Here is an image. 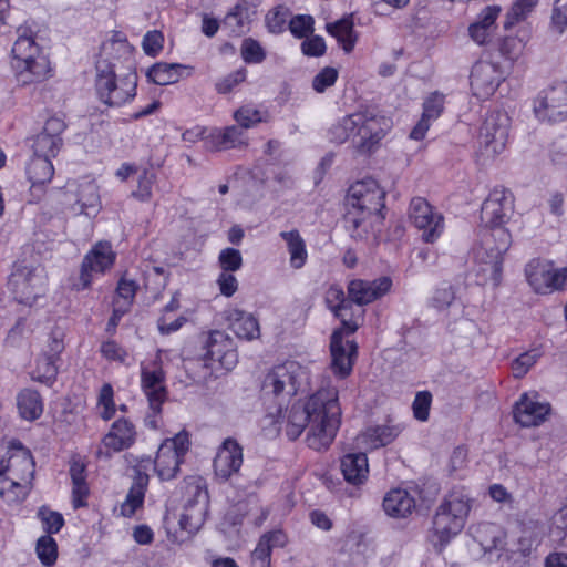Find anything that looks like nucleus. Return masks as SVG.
<instances>
[{
    "label": "nucleus",
    "mask_w": 567,
    "mask_h": 567,
    "mask_svg": "<svg viewBox=\"0 0 567 567\" xmlns=\"http://www.w3.org/2000/svg\"><path fill=\"white\" fill-rule=\"evenodd\" d=\"M137 82L135 49L125 33L113 31L95 61V96L106 107H123L136 97Z\"/></svg>",
    "instance_id": "obj_1"
},
{
    "label": "nucleus",
    "mask_w": 567,
    "mask_h": 567,
    "mask_svg": "<svg viewBox=\"0 0 567 567\" xmlns=\"http://www.w3.org/2000/svg\"><path fill=\"white\" fill-rule=\"evenodd\" d=\"M44 27L35 19H25L16 28V40L9 52V65L21 87L43 84L56 74V65L41 44Z\"/></svg>",
    "instance_id": "obj_2"
},
{
    "label": "nucleus",
    "mask_w": 567,
    "mask_h": 567,
    "mask_svg": "<svg viewBox=\"0 0 567 567\" xmlns=\"http://www.w3.org/2000/svg\"><path fill=\"white\" fill-rule=\"evenodd\" d=\"M385 197L386 193L372 177L357 181L349 186L344 198L347 210L343 223L352 239H375V225H382L385 219Z\"/></svg>",
    "instance_id": "obj_3"
},
{
    "label": "nucleus",
    "mask_w": 567,
    "mask_h": 567,
    "mask_svg": "<svg viewBox=\"0 0 567 567\" xmlns=\"http://www.w3.org/2000/svg\"><path fill=\"white\" fill-rule=\"evenodd\" d=\"M35 461L19 440L0 443V497L7 504H21L33 488Z\"/></svg>",
    "instance_id": "obj_4"
},
{
    "label": "nucleus",
    "mask_w": 567,
    "mask_h": 567,
    "mask_svg": "<svg viewBox=\"0 0 567 567\" xmlns=\"http://www.w3.org/2000/svg\"><path fill=\"white\" fill-rule=\"evenodd\" d=\"M514 207L515 197L512 190L502 185L493 187L481 206V223L488 231L484 235L483 244L496 258L495 271H501L503 256L512 244V235L506 224Z\"/></svg>",
    "instance_id": "obj_5"
},
{
    "label": "nucleus",
    "mask_w": 567,
    "mask_h": 567,
    "mask_svg": "<svg viewBox=\"0 0 567 567\" xmlns=\"http://www.w3.org/2000/svg\"><path fill=\"white\" fill-rule=\"evenodd\" d=\"M310 416L306 443L311 450L327 451L341 426L342 411L339 390L333 385L319 388L302 402Z\"/></svg>",
    "instance_id": "obj_6"
},
{
    "label": "nucleus",
    "mask_w": 567,
    "mask_h": 567,
    "mask_svg": "<svg viewBox=\"0 0 567 567\" xmlns=\"http://www.w3.org/2000/svg\"><path fill=\"white\" fill-rule=\"evenodd\" d=\"M392 122L389 117L369 110L358 111L344 116L330 131L331 141L341 144L350 140L359 154L374 153L385 138Z\"/></svg>",
    "instance_id": "obj_7"
},
{
    "label": "nucleus",
    "mask_w": 567,
    "mask_h": 567,
    "mask_svg": "<svg viewBox=\"0 0 567 567\" xmlns=\"http://www.w3.org/2000/svg\"><path fill=\"white\" fill-rule=\"evenodd\" d=\"M471 507V498L463 488H453L445 495L432 522V533L440 546H446L462 532Z\"/></svg>",
    "instance_id": "obj_8"
},
{
    "label": "nucleus",
    "mask_w": 567,
    "mask_h": 567,
    "mask_svg": "<svg viewBox=\"0 0 567 567\" xmlns=\"http://www.w3.org/2000/svg\"><path fill=\"white\" fill-rule=\"evenodd\" d=\"M65 350V331L54 326L49 333L40 350L34 358V364L30 371L31 380L52 386L59 374V364L61 362V355Z\"/></svg>",
    "instance_id": "obj_9"
},
{
    "label": "nucleus",
    "mask_w": 567,
    "mask_h": 567,
    "mask_svg": "<svg viewBox=\"0 0 567 567\" xmlns=\"http://www.w3.org/2000/svg\"><path fill=\"white\" fill-rule=\"evenodd\" d=\"M200 360L216 377L231 371L238 363L234 340L224 331H208L202 341Z\"/></svg>",
    "instance_id": "obj_10"
},
{
    "label": "nucleus",
    "mask_w": 567,
    "mask_h": 567,
    "mask_svg": "<svg viewBox=\"0 0 567 567\" xmlns=\"http://www.w3.org/2000/svg\"><path fill=\"white\" fill-rule=\"evenodd\" d=\"M116 258L110 240L94 243L81 261L79 277L71 285L72 290L90 289L96 278L105 276L114 267Z\"/></svg>",
    "instance_id": "obj_11"
},
{
    "label": "nucleus",
    "mask_w": 567,
    "mask_h": 567,
    "mask_svg": "<svg viewBox=\"0 0 567 567\" xmlns=\"http://www.w3.org/2000/svg\"><path fill=\"white\" fill-rule=\"evenodd\" d=\"M309 379L307 369L295 360H286L268 370L261 382L264 395H296Z\"/></svg>",
    "instance_id": "obj_12"
},
{
    "label": "nucleus",
    "mask_w": 567,
    "mask_h": 567,
    "mask_svg": "<svg viewBox=\"0 0 567 567\" xmlns=\"http://www.w3.org/2000/svg\"><path fill=\"white\" fill-rule=\"evenodd\" d=\"M509 136V117L499 111L485 117L477 138L476 162L485 164L495 159L506 147Z\"/></svg>",
    "instance_id": "obj_13"
},
{
    "label": "nucleus",
    "mask_w": 567,
    "mask_h": 567,
    "mask_svg": "<svg viewBox=\"0 0 567 567\" xmlns=\"http://www.w3.org/2000/svg\"><path fill=\"white\" fill-rule=\"evenodd\" d=\"M189 449V435L186 431L178 432L174 437L166 439L158 447L155 458L141 460L138 467L146 468L153 464L161 481L173 480Z\"/></svg>",
    "instance_id": "obj_14"
},
{
    "label": "nucleus",
    "mask_w": 567,
    "mask_h": 567,
    "mask_svg": "<svg viewBox=\"0 0 567 567\" xmlns=\"http://www.w3.org/2000/svg\"><path fill=\"white\" fill-rule=\"evenodd\" d=\"M7 285L18 303L32 306L44 296L48 282L47 277L39 274L35 267L16 261Z\"/></svg>",
    "instance_id": "obj_15"
},
{
    "label": "nucleus",
    "mask_w": 567,
    "mask_h": 567,
    "mask_svg": "<svg viewBox=\"0 0 567 567\" xmlns=\"http://www.w3.org/2000/svg\"><path fill=\"white\" fill-rule=\"evenodd\" d=\"M524 271L527 284L536 295L549 296L567 288V266L557 268L551 260L533 258Z\"/></svg>",
    "instance_id": "obj_16"
},
{
    "label": "nucleus",
    "mask_w": 567,
    "mask_h": 567,
    "mask_svg": "<svg viewBox=\"0 0 567 567\" xmlns=\"http://www.w3.org/2000/svg\"><path fill=\"white\" fill-rule=\"evenodd\" d=\"M410 223L421 231V238L426 244L436 243L445 230V219L424 197H413L409 204Z\"/></svg>",
    "instance_id": "obj_17"
},
{
    "label": "nucleus",
    "mask_w": 567,
    "mask_h": 567,
    "mask_svg": "<svg viewBox=\"0 0 567 567\" xmlns=\"http://www.w3.org/2000/svg\"><path fill=\"white\" fill-rule=\"evenodd\" d=\"M537 120L560 123L567 120V81H556L538 92L533 101Z\"/></svg>",
    "instance_id": "obj_18"
},
{
    "label": "nucleus",
    "mask_w": 567,
    "mask_h": 567,
    "mask_svg": "<svg viewBox=\"0 0 567 567\" xmlns=\"http://www.w3.org/2000/svg\"><path fill=\"white\" fill-rule=\"evenodd\" d=\"M324 302L333 316L340 320V327L348 333H355L364 320V309L354 307L343 288L332 284L324 292Z\"/></svg>",
    "instance_id": "obj_19"
},
{
    "label": "nucleus",
    "mask_w": 567,
    "mask_h": 567,
    "mask_svg": "<svg viewBox=\"0 0 567 567\" xmlns=\"http://www.w3.org/2000/svg\"><path fill=\"white\" fill-rule=\"evenodd\" d=\"M504 80V72L497 63L480 60L473 64L471 70V92L478 101H487L495 94Z\"/></svg>",
    "instance_id": "obj_20"
},
{
    "label": "nucleus",
    "mask_w": 567,
    "mask_h": 567,
    "mask_svg": "<svg viewBox=\"0 0 567 567\" xmlns=\"http://www.w3.org/2000/svg\"><path fill=\"white\" fill-rule=\"evenodd\" d=\"M343 329H334L330 339L331 371L340 380L347 379L353 370L358 359V343L354 340L343 341L349 336Z\"/></svg>",
    "instance_id": "obj_21"
},
{
    "label": "nucleus",
    "mask_w": 567,
    "mask_h": 567,
    "mask_svg": "<svg viewBox=\"0 0 567 567\" xmlns=\"http://www.w3.org/2000/svg\"><path fill=\"white\" fill-rule=\"evenodd\" d=\"M550 414V403L540 401L536 391L522 393L513 406V419L522 427L539 426Z\"/></svg>",
    "instance_id": "obj_22"
},
{
    "label": "nucleus",
    "mask_w": 567,
    "mask_h": 567,
    "mask_svg": "<svg viewBox=\"0 0 567 567\" xmlns=\"http://www.w3.org/2000/svg\"><path fill=\"white\" fill-rule=\"evenodd\" d=\"M185 496H187V499L179 520L184 528H186L185 524L188 519L196 517L197 523H200L207 511L208 491L205 480L202 476L187 477L185 480Z\"/></svg>",
    "instance_id": "obj_23"
},
{
    "label": "nucleus",
    "mask_w": 567,
    "mask_h": 567,
    "mask_svg": "<svg viewBox=\"0 0 567 567\" xmlns=\"http://www.w3.org/2000/svg\"><path fill=\"white\" fill-rule=\"evenodd\" d=\"M392 288V279L382 276L373 280L352 279L348 282V296L354 307L362 308L381 299Z\"/></svg>",
    "instance_id": "obj_24"
},
{
    "label": "nucleus",
    "mask_w": 567,
    "mask_h": 567,
    "mask_svg": "<svg viewBox=\"0 0 567 567\" xmlns=\"http://www.w3.org/2000/svg\"><path fill=\"white\" fill-rule=\"evenodd\" d=\"M137 427L132 420L121 416L113 421L109 431L101 440L107 456L130 450L137 441Z\"/></svg>",
    "instance_id": "obj_25"
},
{
    "label": "nucleus",
    "mask_w": 567,
    "mask_h": 567,
    "mask_svg": "<svg viewBox=\"0 0 567 567\" xmlns=\"http://www.w3.org/2000/svg\"><path fill=\"white\" fill-rule=\"evenodd\" d=\"M165 382L166 372L159 354L148 362L141 363V388L147 401L158 403L159 399H167Z\"/></svg>",
    "instance_id": "obj_26"
},
{
    "label": "nucleus",
    "mask_w": 567,
    "mask_h": 567,
    "mask_svg": "<svg viewBox=\"0 0 567 567\" xmlns=\"http://www.w3.org/2000/svg\"><path fill=\"white\" fill-rule=\"evenodd\" d=\"M244 454L243 447L233 437L224 440L214 458L213 467L215 475L223 480H229L237 474L243 466Z\"/></svg>",
    "instance_id": "obj_27"
},
{
    "label": "nucleus",
    "mask_w": 567,
    "mask_h": 567,
    "mask_svg": "<svg viewBox=\"0 0 567 567\" xmlns=\"http://www.w3.org/2000/svg\"><path fill=\"white\" fill-rule=\"evenodd\" d=\"M257 0H238L223 19L224 27L230 35L240 37L250 30L257 14Z\"/></svg>",
    "instance_id": "obj_28"
},
{
    "label": "nucleus",
    "mask_w": 567,
    "mask_h": 567,
    "mask_svg": "<svg viewBox=\"0 0 567 567\" xmlns=\"http://www.w3.org/2000/svg\"><path fill=\"white\" fill-rule=\"evenodd\" d=\"M69 473L72 483L71 503L73 509L87 507L90 486L86 481V463L79 454L71 456Z\"/></svg>",
    "instance_id": "obj_29"
},
{
    "label": "nucleus",
    "mask_w": 567,
    "mask_h": 567,
    "mask_svg": "<svg viewBox=\"0 0 567 567\" xmlns=\"http://www.w3.org/2000/svg\"><path fill=\"white\" fill-rule=\"evenodd\" d=\"M247 145V136L237 125L213 127L206 138V151L213 153L246 147Z\"/></svg>",
    "instance_id": "obj_30"
},
{
    "label": "nucleus",
    "mask_w": 567,
    "mask_h": 567,
    "mask_svg": "<svg viewBox=\"0 0 567 567\" xmlns=\"http://www.w3.org/2000/svg\"><path fill=\"white\" fill-rule=\"evenodd\" d=\"M225 319L238 339L251 341L260 337L259 321L254 315L238 308H229L225 311Z\"/></svg>",
    "instance_id": "obj_31"
},
{
    "label": "nucleus",
    "mask_w": 567,
    "mask_h": 567,
    "mask_svg": "<svg viewBox=\"0 0 567 567\" xmlns=\"http://www.w3.org/2000/svg\"><path fill=\"white\" fill-rule=\"evenodd\" d=\"M382 507L393 518H406L416 508L415 497L401 487L390 489L383 497Z\"/></svg>",
    "instance_id": "obj_32"
},
{
    "label": "nucleus",
    "mask_w": 567,
    "mask_h": 567,
    "mask_svg": "<svg viewBox=\"0 0 567 567\" xmlns=\"http://www.w3.org/2000/svg\"><path fill=\"white\" fill-rule=\"evenodd\" d=\"M150 476L136 470L132 485L126 494L125 499L120 506L121 515L126 518L133 517L136 512L144 506L145 494L148 487Z\"/></svg>",
    "instance_id": "obj_33"
},
{
    "label": "nucleus",
    "mask_w": 567,
    "mask_h": 567,
    "mask_svg": "<svg viewBox=\"0 0 567 567\" xmlns=\"http://www.w3.org/2000/svg\"><path fill=\"white\" fill-rule=\"evenodd\" d=\"M194 68L181 63L157 62L153 64L146 75L150 82L156 85H168L189 76Z\"/></svg>",
    "instance_id": "obj_34"
},
{
    "label": "nucleus",
    "mask_w": 567,
    "mask_h": 567,
    "mask_svg": "<svg viewBox=\"0 0 567 567\" xmlns=\"http://www.w3.org/2000/svg\"><path fill=\"white\" fill-rule=\"evenodd\" d=\"M341 472L344 480L355 486L367 482L369 476V461L363 452L347 453L341 457Z\"/></svg>",
    "instance_id": "obj_35"
},
{
    "label": "nucleus",
    "mask_w": 567,
    "mask_h": 567,
    "mask_svg": "<svg viewBox=\"0 0 567 567\" xmlns=\"http://www.w3.org/2000/svg\"><path fill=\"white\" fill-rule=\"evenodd\" d=\"M326 30L334 38L346 53H351L358 42V33L354 30L353 16L348 14L341 19L327 23Z\"/></svg>",
    "instance_id": "obj_36"
},
{
    "label": "nucleus",
    "mask_w": 567,
    "mask_h": 567,
    "mask_svg": "<svg viewBox=\"0 0 567 567\" xmlns=\"http://www.w3.org/2000/svg\"><path fill=\"white\" fill-rule=\"evenodd\" d=\"M401 433L398 425H374L367 427L359 436L360 442L370 450L391 444Z\"/></svg>",
    "instance_id": "obj_37"
},
{
    "label": "nucleus",
    "mask_w": 567,
    "mask_h": 567,
    "mask_svg": "<svg viewBox=\"0 0 567 567\" xmlns=\"http://www.w3.org/2000/svg\"><path fill=\"white\" fill-rule=\"evenodd\" d=\"M17 409L21 419L35 421L41 417L44 404L41 394L30 388H24L17 394Z\"/></svg>",
    "instance_id": "obj_38"
},
{
    "label": "nucleus",
    "mask_w": 567,
    "mask_h": 567,
    "mask_svg": "<svg viewBox=\"0 0 567 567\" xmlns=\"http://www.w3.org/2000/svg\"><path fill=\"white\" fill-rule=\"evenodd\" d=\"M25 172L32 187L49 184L54 176L52 158L32 155L27 164Z\"/></svg>",
    "instance_id": "obj_39"
},
{
    "label": "nucleus",
    "mask_w": 567,
    "mask_h": 567,
    "mask_svg": "<svg viewBox=\"0 0 567 567\" xmlns=\"http://www.w3.org/2000/svg\"><path fill=\"white\" fill-rule=\"evenodd\" d=\"M280 237L285 240L290 256V266L293 269L302 268L308 260V251L305 239L298 229L281 231Z\"/></svg>",
    "instance_id": "obj_40"
},
{
    "label": "nucleus",
    "mask_w": 567,
    "mask_h": 567,
    "mask_svg": "<svg viewBox=\"0 0 567 567\" xmlns=\"http://www.w3.org/2000/svg\"><path fill=\"white\" fill-rule=\"evenodd\" d=\"M308 425L310 426V416L303 404L301 402L292 404L288 411L285 425L286 436L290 441H296L300 437Z\"/></svg>",
    "instance_id": "obj_41"
},
{
    "label": "nucleus",
    "mask_w": 567,
    "mask_h": 567,
    "mask_svg": "<svg viewBox=\"0 0 567 567\" xmlns=\"http://www.w3.org/2000/svg\"><path fill=\"white\" fill-rule=\"evenodd\" d=\"M233 118L244 132V130L252 128L260 123L269 122L270 113L268 110L258 109L252 104H244L234 111Z\"/></svg>",
    "instance_id": "obj_42"
},
{
    "label": "nucleus",
    "mask_w": 567,
    "mask_h": 567,
    "mask_svg": "<svg viewBox=\"0 0 567 567\" xmlns=\"http://www.w3.org/2000/svg\"><path fill=\"white\" fill-rule=\"evenodd\" d=\"M138 288V284L134 279H128L126 276H122L117 281L114 295L112 297V305L131 311Z\"/></svg>",
    "instance_id": "obj_43"
},
{
    "label": "nucleus",
    "mask_w": 567,
    "mask_h": 567,
    "mask_svg": "<svg viewBox=\"0 0 567 567\" xmlns=\"http://www.w3.org/2000/svg\"><path fill=\"white\" fill-rule=\"evenodd\" d=\"M543 355V346L534 347L520 353L511 364L513 377L515 379L524 378Z\"/></svg>",
    "instance_id": "obj_44"
},
{
    "label": "nucleus",
    "mask_w": 567,
    "mask_h": 567,
    "mask_svg": "<svg viewBox=\"0 0 567 567\" xmlns=\"http://www.w3.org/2000/svg\"><path fill=\"white\" fill-rule=\"evenodd\" d=\"M539 0H516L506 13L504 29L508 30L525 21L535 10Z\"/></svg>",
    "instance_id": "obj_45"
},
{
    "label": "nucleus",
    "mask_w": 567,
    "mask_h": 567,
    "mask_svg": "<svg viewBox=\"0 0 567 567\" xmlns=\"http://www.w3.org/2000/svg\"><path fill=\"white\" fill-rule=\"evenodd\" d=\"M35 553L43 566H53L56 563L59 556V547L56 540L49 535L40 536L35 544Z\"/></svg>",
    "instance_id": "obj_46"
},
{
    "label": "nucleus",
    "mask_w": 567,
    "mask_h": 567,
    "mask_svg": "<svg viewBox=\"0 0 567 567\" xmlns=\"http://www.w3.org/2000/svg\"><path fill=\"white\" fill-rule=\"evenodd\" d=\"M96 406L99 409V416L103 421H110L115 416L117 406L114 400V389L111 383H104L97 394Z\"/></svg>",
    "instance_id": "obj_47"
},
{
    "label": "nucleus",
    "mask_w": 567,
    "mask_h": 567,
    "mask_svg": "<svg viewBox=\"0 0 567 567\" xmlns=\"http://www.w3.org/2000/svg\"><path fill=\"white\" fill-rule=\"evenodd\" d=\"M62 145L63 144L55 141L54 137L40 132L32 138L31 147L33 155L54 158L58 156Z\"/></svg>",
    "instance_id": "obj_48"
},
{
    "label": "nucleus",
    "mask_w": 567,
    "mask_h": 567,
    "mask_svg": "<svg viewBox=\"0 0 567 567\" xmlns=\"http://www.w3.org/2000/svg\"><path fill=\"white\" fill-rule=\"evenodd\" d=\"M289 13V9L282 4L270 9L265 17V24L268 32L272 34L284 33L288 25L287 21Z\"/></svg>",
    "instance_id": "obj_49"
},
{
    "label": "nucleus",
    "mask_w": 567,
    "mask_h": 567,
    "mask_svg": "<svg viewBox=\"0 0 567 567\" xmlns=\"http://www.w3.org/2000/svg\"><path fill=\"white\" fill-rule=\"evenodd\" d=\"M444 110L445 95L434 91L424 99L421 115L433 123L443 114Z\"/></svg>",
    "instance_id": "obj_50"
},
{
    "label": "nucleus",
    "mask_w": 567,
    "mask_h": 567,
    "mask_svg": "<svg viewBox=\"0 0 567 567\" xmlns=\"http://www.w3.org/2000/svg\"><path fill=\"white\" fill-rule=\"evenodd\" d=\"M240 55L247 64H259L266 60L267 53L258 40L249 37L241 42Z\"/></svg>",
    "instance_id": "obj_51"
},
{
    "label": "nucleus",
    "mask_w": 567,
    "mask_h": 567,
    "mask_svg": "<svg viewBox=\"0 0 567 567\" xmlns=\"http://www.w3.org/2000/svg\"><path fill=\"white\" fill-rule=\"evenodd\" d=\"M217 264L220 271L236 272L244 265L241 252L233 247H226L219 251Z\"/></svg>",
    "instance_id": "obj_52"
},
{
    "label": "nucleus",
    "mask_w": 567,
    "mask_h": 567,
    "mask_svg": "<svg viewBox=\"0 0 567 567\" xmlns=\"http://www.w3.org/2000/svg\"><path fill=\"white\" fill-rule=\"evenodd\" d=\"M156 176L154 173L148 169H143V172L138 175L136 189L132 192V197L138 202L146 203L152 199L153 196V186L155 183Z\"/></svg>",
    "instance_id": "obj_53"
},
{
    "label": "nucleus",
    "mask_w": 567,
    "mask_h": 567,
    "mask_svg": "<svg viewBox=\"0 0 567 567\" xmlns=\"http://www.w3.org/2000/svg\"><path fill=\"white\" fill-rule=\"evenodd\" d=\"M433 396L427 390L416 392L412 402L413 417L419 422H427L432 406Z\"/></svg>",
    "instance_id": "obj_54"
},
{
    "label": "nucleus",
    "mask_w": 567,
    "mask_h": 567,
    "mask_svg": "<svg viewBox=\"0 0 567 567\" xmlns=\"http://www.w3.org/2000/svg\"><path fill=\"white\" fill-rule=\"evenodd\" d=\"M247 79V69L241 66L234 72L218 79L215 83V90L218 94H228L235 87L244 83Z\"/></svg>",
    "instance_id": "obj_55"
},
{
    "label": "nucleus",
    "mask_w": 567,
    "mask_h": 567,
    "mask_svg": "<svg viewBox=\"0 0 567 567\" xmlns=\"http://www.w3.org/2000/svg\"><path fill=\"white\" fill-rule=\"evenodd\" d=\"M288 28L296 39L308 38L315 30V19L310 14H297L290 19Z\"/></svg>",
    "instance_id": "obj_56"
},
{
    "label": "nucleus",
    "mask_w": 567,
    "mask_h": 567,
    "mask_svg": "<svg viewBox=\"0 0 567 567\" xmlns=\"http://www.w3.org/2000/svg\"><path fill=\"white\" fill-rule=\"evenodd\" d=\"M39 517L42 522V527L45 532V535L49 536L58 534L65 524L64 517L61 513L48 509L45 507L40 508Z\"/></svg>",
    "instance_id": "obj_57"
},
{
    "label": "nucleus",
    "mask_w": 567,
    "mask_h": 567,
    "mask_svg": "<svg viewBox=\"0 0 567 567\" xmlns=\"http://www.w3.org/2000/svg\"><path fill=\"white\" fill-rule=\"evenodd\" d=\"M526 42L518 37H505L498 43L501 55L509 61H516L524 51Z\"/></svg>",
    "instance_id": "obj_58"
},
{
    "label": "nucleus",
    "mask_w": 567,
    "mask_h": 567,
    "mask_svg": "<svg viewBox=\"0 0 567 567\" xmlns=\"http://www.w3.org/2000/svg\"><path fill=\"white\" fill-rule=\"evenodd\" d=\"M100 204V196L97 187L91 183L81 186L76 205L80 207V213L87 214L89 208L96 207Z\"/></svg>",
    "instance_id": "obj_59"
},
{
    "label": "nucleus",
    "mask_w": 567,
    "mask_h": 567,
    "mask_svg": "<svg viewBox=\"0 0 567 567\" xmlns=\"http://www.w3.org/2000/svg\"><path fill=\"white\" fill-rule=\"evenodd\" d=\"M101 355L111 362L125 363L128 353L124 347L113 339L103 341L100 347Z\"/></svg>",
    "instance_id": "obj_60"
},
{
    "label": "nucleus",
    "mask_w": 567,
    "mask_h": 567,
    "mask_svg": "<svg viewBox=\"0 0 567 567\" xmlns=\"http://www.w3.org/2000/svg\"><path fill=\"white\" fill-rule=\"evenodd\" d=\"M339 72L336 68L324 66L315 75L312 80V89L317 93H323L327 89L333 86L338 80Z\"/></svg>",
    "instance_id": "obj_61"
},
{
    "label": "nucleus",
    "mask_w": 567,
    "mask_h": 567,
    "mask_svg": "<svg viewBox=\"0 0 567 567\" xmlns=\"http://www.w3.org/2000/svg\"><path fill=\"white\" fill-rule=\"evenodd\" d=\"M216 285L221 296L226 298L233 297L239 288L238 279L235 272L220 271L216 279Z\"/></svg>",
    "instance_id": "obj_62"
},
{
    "label": "nucleus",
    "mask_w": 567,
    "mask_h": 567,
    "mask_svg": "<svg viewBox=\"0 0 567 567\" xmlns=\"http://www.w3.org/2000/svg\"><path fill=\"white\" fill-rule=\"evenodd\" d=\"M164 44V35L158 30H151L143 37L142 45L147 55L156 56L162 50Z\"/></svg>",
    "instance_id": "obj_63"
},
{
    "label": "nucleus",
    "mask_w": 567,
    "mask_h": 567,
    "mask_svg": "<svg viewBox=\"0 0 567 567\" xmlns=\"http://www.w3.org/2000/svg\"><path fill=\"white\" fill-rule=\"evenodd\" d=\"M301 43V52L307 56L319 58L324 55L327 51L326 41L321 35H312L303 38Z\"/></svg>",
    "instance_id": "obj_64"
}]
</instances>
